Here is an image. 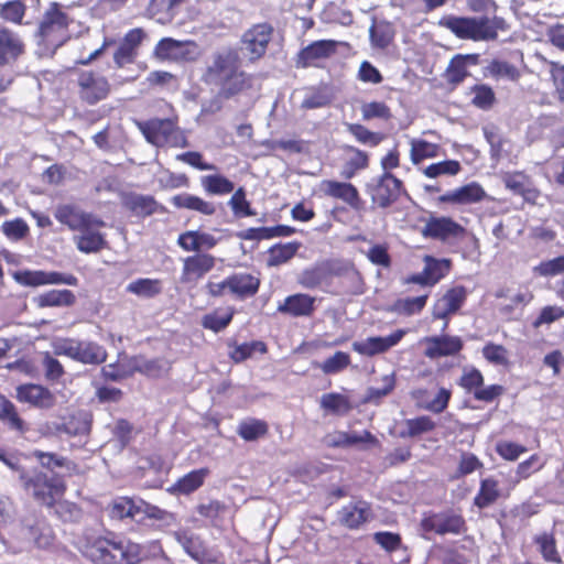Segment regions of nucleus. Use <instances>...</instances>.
<instances>
[{
	"label": "nucleus",
	"instance_id": "obj_1",
	"mask_svg": "<svg viewBox=\"0 0 564 564\" xmlns=\"http://www.w3.org/2000/svg\"><path fill=\"white\" fill-rule=\"evenodd\" d=\"M33 456L44 469L54 471L55 468H63L65 469V474H53L50 476L46 471L39 468L31 470L22 468L19 475V481L25 494L40 506L47 509L58 506L57 512L61 516L64 513H68L70 517L78 514L80 509L76 503L62 501L67 491L65 477L79 475L80 469L78 464L66 456L53 452L35 449Z\"/></svg>",
	"mask_w": 564,
	"mask_h": 564
},
{
	"label": "nucleus",
	"instance_id": "obj_2",
	"mask_svg": "<svg viewBox=\"0 0 564 564\" xmlns=\"http://www.w3.org/2000/svg\"><path fill=\"white\" fill-rule=\"evenodd\" d=\"M202 79L206 85L216 86L221 99L234 98L252 87V76L241 69L240 56L232 47L213 55Z\"/></svg>",
	"mask_w": 564,
	"mask_h": 564
},
{
	"label": "nucleus",
	"instance_id": "obj_3",
	"mask_svg": "<svg viewBox=\"0 0 564 564\" xmlns=\"http://www.w3.org/2000/svg\"><path fill=\"white\" fill-rule=\"evenodd\" d=\"M78 551L93 564H138L142 556L138 543L117 540L113 533L85 536Z\"/></svg>",
	"mask_w": 564,
	"mask_h": 564
},
{
	"label": "nucleus",
	"instance_id": "obj_4",
	"mask_svg": "<svg viewBox=\"0 0 564 564\" xmlns=\"http://www.w3.org/2000/svg\"><path fill=\"white\" fill-rule=\"evenodd\" d=\"M441 28L451 31L457 39L474 42L495 41L498 31H506L508 25L500 17H457L443 15L437 23Z\"/></svg>",
	"mask_w": 564,
	"mask_h": 564
},
{
	"label": "nucleus",
	"instance_id": "obj_5",
	"mask_svg": "<svg viewBox=\"0 0 564 564\" xmlns=\"http://www.w3.org/2000/svg\"><path fill=\"white\" fill-rule=\"evenodd\" d=\"M73 22L74 20L65 10V6L57 1L50 2L35 31L39 44L53 51L61 47L70 37L69 26Z\"/></svg>",
	"mask_w": 564,
	"mask_h": 564
},
{
	"label": "nucleus",
	"instance_id": "obj_6",
	"mask_svg": "<svg viewBox=\"0 0 564 564\" xmlns=\"http://www.w3.org/2000/svg\"><path fill=\"white\" fill-rule=\"evenodd\" d=\"M137 127L150 144L163 148H186L188 141L178 127V116L173 115L165 119L151 118L144 121H137Z\"/></svg>",
	"mask_w": 564,
	"mask_h": 564
},
{
	"label": "nucleus",
	"instance_id": "obj_7",
	"mask_svg": "<svg viewBox=\"0 0 564 564\" xmlns=\"http://www.w3.org/2000/svg\"><path fill=\"white\" fill-rule=\"evenodd\" d=\"M77 96L82 104L95 106L106 100L111 94L109 79L96 69L76 72Z\"/></svg>",
	"mask_w": 564,
	"mask_h": 564
},
{
	"label": "nucleus",
	"instance_id": "obj_8",
	"mask_svg": "<svg viewBox=\"0 0 564 564\" xmlns=\"http://www.w3.org/2000/svg\"><path fill=\"white\" fill-rule=\"evenodd\" d=\"M420 528L425 533L438 535H460L467 531V523L462 512L446 509L440 512L429 511L423 513Z\"/></svg>",
	"mask_w": 564,
	"mask_h": 564
},
{
	"label": "nucleus",
	"instance_id": "obj_9",
	"mask_svg": "<svg viewBox=\"0 0 564 564\" xmlns=\"http://www.w3.org/2000/svg\"><path fill=\"white\" fill-rule=\"evenodd\" d=\"M485 377L476 367H467L463 369L457 384L468 394H473L474 399L485 403H491L498 400L506 392V388L501 384H489L484 387Z\"/></svg>",
	"mask_w": 564,
	"mask_h": 564
},
{
	"label": "nucleus",
	"instance_id": "obj_10",
	"mask_svg": "<svg viewBox=\"0 0 564 564\" xmlns=\"http://www.w3.org/2000/svg\"><path fill=\"white\" fill-rule=\"evenodd\" d=\"M175 539L186 554L198 564H225L224 554L215 547H209L199 535L188 530H181L175 532Z\"/></svg>",
	"mask_w": 564,
	"mask_h": 564
},
{
	"label": "nucleus",
	"instance_id": "obj_11",
	"mask_svg": "<svg viewBox=\"0 0 564 564\" xmlns=\"http://www.w3.org/2000/svg\"><path fill=\"white\" fill-rule=\"evenodd\" d=\"M402 191V181L388 172L379 176L367 189L372 204L380 208H387L395 203L400 198Z\"/></svg>",
	"mask_w": 564,
	"mask_h": 564
},
{
	"label": "nucleus",
	"instance_id": "obj_12",
	"mask_svg": "<svg viewBox=\"0 0 564 564\" xmlns=\"http://www.w3.org/2000/svg\"><path fill=\"white\" fill-rule=\"evenodd\" d=\"M55 219L65 225L72 231H84L85 229H100L105 227V221L74 205L65 204L57 206L54 213Z\"/></svg>",
	"mask_w": 564,
	"mask_h": 564
},
{
	"label": "nucleus",
	"instance_id": "obj_13",
	"mask_svg": "<svg viewBox=\"0 0 564 564\" xmlns=\"http://www.w3.org/2000/svg\"><path fill=\"white\" fill-rule=\"evenodd\" d=\"M274 29L268 22L251 25L241 36V43L249 54L250 62L262 58L272 40Z\"/></svg>",
	"mask_w": 564,
	"mask_h": 564
},
{
	"label": "nucleus",
	"instance_id": "obj_14",
	"mask_svg": "<svg viewBox=\"0 0 564 564\" xmlns=\"http://www.w3.org/2000/svg\"><path fill=\"white\" fill-rule=\"evenodd\" d=\"M425 238L451 242L462 240L467 235V229L452 217H431L422 229Z\"/></svg>",
	"mask_w": 564,
	"mask_h": 564
},
{
	"label": "nucleus",
	"instance_id": "obj_15",
	"mask_svg": "<svg viewBox=\"0 0 564 564\" xmlns=\"http://www.w3.org/2000/svg\"><path fill=\"white\" fill-rule=\"evenodd\" d=\"M145 36L147 34L141 28L131 29L124 34L112 55L116 69H122L137 61L139 48Z\"/></svg>",
	"mask_w": 564,
	"mask_h": 564
},
{
	"label": "nucleus",
	"instance_id": "obj_16",
	"mask_svg": "<svg viewBox=\"0 0 564 564\" xmlns=\"http://www.w3.org/2000/svg\"><path fill=\"white\" fill-rule=\"evenodd\" d=\"M319 191L323 196L341 200L354 210L362 209L364 200L360 193L350 182L323 180L319 183Z\"/></svg>",
	"mask_w": 564,
	"mask_h": 564
},
{
	"label": "nucleus",
	"instance_id": "obj_17",
	"mask_svg": "<svg viewBox=\"0 0 564 564\" xmlns=\"http://www.w3.org/2000/svg\"><path fill=\"white\" fill-rule=\"evenodd\" d=\"M14 279L25 286H41L47 284H66L70 286L78 285V278L72 273L57 271H20L14 273Z\"/></svg>",
	"mask_w": 564,
	"mask_h": 564
},
{
	"label": "nucleus",
	"instance_id": "obj_18",
	"mask_svg": "<svg viewBox=\"0 0 564 564\" xmlns=\"http://www.w3.org/2000/svg\"><path fill=\"white\" fill-rule=\"evenodd\" d=\"M338 42L335 40H318L303 47L296 58V66L302 68L318 67L321 62L336 54Z\"/></svg>",
	"mask_w": 564,
	"mask_h": 564
},
{
	"label": "nucleus",
	"instance_id": "obj_19",
	"mask_svg": "<svg viewBox=\"0 0 564 564\" xmlns=\"http://www.w3.org/2000/svg\"><path fill=\"white\" fill-rule=\"evenodd\" d=\"M216 264L215 257L210 253H194L183 259V267L180 281L183 284L195 285L208 272H210Z\"/></svg>",
	"mask_w": 564,
	"mask_h": 564
},
{
	"label": "nucleus",
	"instance_id": "obj_20",
	"mask_svg": "<svg viewBox=\"0 0 564 564\" xmlns=\"http://www.w3.org/2000/svg\"><path fill=\"white\" fill-rule=\"evenodd\" d=\"M15 398L32 408L47 410L54 406L56 398L46 387L36 383H23L17 388Z\"/></svg>",
	"mask_w": 564,
	"mask_h": 564
},
{
	"label": "nucleus",
	"instance_id": "obj_21",
	"mask_svg": "<svg viewBox=\"0 0 564 564\" xmlns=\"http://www.w3.org/2000/svg\"><path fill=\"white\" fill-rule=\"evenodd\" d=\"M505 187L525 202L535 204L541 193L530 175L523 171L507 172L502 175Z\"/></svg>",
	"mask_w": 564,
	"mask_h": 564
},
{
	"label": "nucleus",
	"instance_id": "obj_22",
	"mask_svg": "<svg viewBox=\"0 0 564 564\" xmlns=\"http://www.w3.org/2000/svg\"><path fill=\"white\" fill-rule=\"evenodd\" d=\"M372 518V508L370 502L358 500L350 502L337 512V519L340 525L348 530H358Z\"/></svg>",
	"mask_w": 564,
	"mask_h": 564
},
{
	"label": "nucleus",
	"instance_id": "obj_23",
	"mask_svg": "<svg viewBox=\"0 0 564 564\" xmlns=\"http://www.w3.org/2000/svg\"><path fill=\"white\" fill-rule=\"evenodd\" d=\"M121 203L128 212L140 218H147L154 214H163L166 212V208L152 195L130 192L122 195Z\"/></svg>",
	"mask_w": 564,
	"mask_h": 564
},
{
	"label": "nucleus",
	"instance_id": "obj_24",
	"mask_svg": "<svg viewBox=\"0 0 564 564\" xmlns=\"http://www.w3.org/2000/svg\"><path fill=\"white\" fill-rule=\"evenodd\" d=\"M424 356L430 359L455 356L464 348V341L459 336H430L424 338Z\"/></svg>",
	"mask_w": 564,
	"mask_h": 564
},
{
	"label": "nucleus",
	"instance_id": "obj_25",
	"mask_svg": "<svg viewBox=\"0 0 564 564\" xmlns=\"http://www.w3.org/2000/svg\"><path fill=\"white\" fill-rule=\"evenodd\" d=\"M406 334L404 329H397L387 337H368L362 341L352 343V350L366 357H373L387 352L390 348L398 345Z\"/></svg>",
	"mask_w": 564,
	"mask_h": 564
},
{
	"label": "nucleus",
	"instance_id": "obj_26",
	"mask_svg": "<svg viewBox=\"0 0 564 564\" xmlns=\"http://www.w3.org/2000/svg\"><path fill=\"white\" fill-rule=\"evenodd\" d=\"M278 312L290 317H311L316 311V297L306 293H295L278 305Z\"/></svg>",
	"mask_w": 564,
	"mask_h": 564
},
{
	"label": "nucleus",
	"instance_id": "obj_27",
	"mask_svg": "<svg viewBox=\"0 0 564 564\" xmlns=\"http://www.w3.org/2000/svg\"><path fill=\"white\" fill-rule=\"evenodd\" d=\"M466 299L467 291L465 286L451 288L436 301L433 307V317L435 319H448L452 314H455L463 306Z\"/></svg>",
	"mask_w": 564,
	"mask_h": 564
},
{
	"label": "nucleus",
	"instance_id": "obj_28",
	"mask_svg": "<svg viewBox=\"0 0 564 564\" xmlns=\"http://www.w3.org/2000/svg\"><path fill=\"white\" fill-rule=\"evenodd\" d=\"M196 48L197 44L192 40L178 41L172 37H164L159 41L154 52L161 59H176L178 57L194 59V51Z\"/></svg>",
	"mask_w": 564,
	"mask_h": 564
},
{
	"label": "nucleus",
	"instance_id": "obj_29",
	"mask_svg": "<svg viewBox=\"0 0 564 564\" xmlns=\"http://www.w3.org/2000/svg\"><path fill=\"white\" fill-rule=\"evenodd\" d=\"M410 397L419 409L434 414H440L448 408L452 399V391L442 387L438 389L434 399L429 401V390L425 388H415L411 390Z\"/></svg>",
	"mask_w": 564,
	"mask_h": 564
},
{
	"label": "nucleus",
	"instance_id": "obj_30",
	"mask_svg": "<svg viewBox=\"0 0 564 564\" xmlns=\"http://www.w3.org/2000/svg\"><path fill=\"white\" fill-rule=\"evenodd\" d=\"M227 284L229 285V294L239 300H246L259 292L261 280L258 275L239 272L228 275Z\"/></svg>",
	"mask_w": 564,
	"mask_h": 564
},
{
	"label": "nucleus",
	"instance_id": "obj_31",
	"mask_svg": "<svg viewBox=\"0 0 564 564\" xmlns=\"http://www.w3.org/2000/svg\"><path fill=\"white\" fill-rule=\"evenodd\" d=\"M478 63V54H457L453 56L444 73L447 84L454 87L462 84L470 75L468 67Z\"/></svg>",
	"mask_w": 564,
	"mask_h": 564
},
{
	"label": "nucleus",
	"instance_id": "obj_32",
	"mask_svg": "<svg viewBox=\"0 0 564 564\" xmlns=\"http://www.w3.org/2000/svg\"><path fill=\"white\" fill-rule=\"evenodd\" d=\"M486 197V192L481 185L471 182L454 191L441 195L437 200L442 204L467 205L481 202Z\"/></svg>",
	"mask_w": 564,
	"mask_h": 564
},
{
	"label": "nucleus",
	"instance_id": "obj_33",
	"mask_svg": "<svg viewBox=\"0 0 564 564\" xmlns=\"http://www.w3.org/2000/svg\"><path fill=\"white\" fill-rule=\"evenodd\" d=\"M25 51L21 37L8 28H0V66L15 61Z\"/></svg>",
	"mask_w": 564,
	"mask_h": 564
},
{
	"label": "nucleus",
	"instance_id": "obj_34",
	"mask_svg": "<svg viewBox=\"0 0 564 564\" xmlns=\"http://www.w3.org/2000/svg\"><path fill=\"white\" fill-rule=\"evenodd\" d=\"M343 270L341 267L327 261L321 265L304 270L300 278V284L313 290L318 288L326 279L340 275Z\"/></svg>",
	"mask_w": 564,
	"mask_h": 564
},
{
	"label": "nucleus",
	"instance_id": "obj_35",
	"mask_svg": "<svg viewBox=\"0 0 564 564\" xmlns=\"http://www.w3.org/2000/svg\"><path fill=\"white\" fill-rule=\"evenodd\" d=\"M171 203L177 209L196 212L203 216H214L217 213V206L214 202L206 200L191 193L174 195L171 198Z\"/></svg>",
	"mask_w": 564,
	"mask_h": 564
},
{
	"label": "nucleus",
	"instance_id": "obj_36",
	"mask_svg": "<svg viewBox=\"0 0 564 564\" xmlns=\"http://www.w3.org/2000/svg\"><path fill=\"white\" fill-rule=\"evenodd\" d=\"M319 406L326 414L334 416H345L355 408L350 398L339 392L324 393L321 397Z\"/></svg>",
	"mask_w": 564,
	"mask_h": 564
},
{
	"label": "nucleus",
	"instance_id": "obj_37",
	"mask_svg": "<svg viewBox=\"0 0 564 564\" xmlns=\"http://www.w3.org/2000/svg\"><path fill=\"white\" fill-rule=\"evenodd\" d=\"M216 239L208 232L198 230H187L182 232L177 238V245L187 252L200 253L203 248L212 249L216 246Z\"/></svg>",
	"mask_w": 564,
	"mask_h": 564
},
{
	"label": "nucleus",
	"instance_id": "obj_38",
	"mask_svg": "<svg viewBox=\"0 0 564 564\" xmlns=\"http://www.w3.org/2000/svg\"><path fill=\"white\" fill-rule=\"evenodd\" d=\"M343 150L347 153H351L352 156L346 161L343 166L340 175L345 180H351L356 176L359 171L366 170L369 166V154L354 145H344Z\"/></svg>",
	"mask_w": 564,
	"mask_h": 564
},
{
	"label": "nucleus",
	"instance_id": "obj_39",
	"mask_svg": "<svg viewBox=\"0 0 564 564\" xmlns=\"http://www.w3.org/2000/svg\"><path fill=\"white\" fill-rule=\"evenodd\" d=\"M500 496L499 481L494 477H487L480 480L479 490L473 502L478 509H486L496 503Z\"/></svg>",
	"mask_w": 564,
	"mask_h": 564
},
{
	"label": "nucleus",
	"instance_id": "obj_40",
	"mask_svg": "<svg viewBox=\"0 0 564 564\" xmlns=\"http://www.w3.org/2000/svg\"><path fill=\"white\" fill-rule=\"evenodd\" d=\"M443 152L438 143H432L425 139L414 138L410 141V160L414 165L424 160L434 159Z\"/></svg>",
	"mask_w": 564,
	"mask_h": 564
},
{
	"label": "nucleus",
	"instance_id": "obj_41",
	"mask_svg": "<svg viewBox=\"0 0 564 564\" xmlns=\"http://www.w3.org/2000/svg\"><path fill=\"white\" fill-rule=\"evenodd\" d=\"M106 348L96 341L79 340L76 361L85 365H101L107 360Z\"/></svg>",
	"mask_w": 564,
	"mask_h": 564
},
{
	"label": "nucleus",
	"instance_id": "obj_42",
	"mask_svg": "<svg viewBox=\"0 0 564 564\" xmlns=\"http://www.w3.org/2000/svg\"><path fill=\"white\" fill-rule=\"evenodd\" d=\"M74 238L76 248L83 253H97L105 249L107 241L99 229H85Z\"/></svg>",
	"mask_w": 564,
	"mask_h": 564
},
{
	"label": "nucleus",
	"instance_id": "obj_43",
	"mask_svg": "<svg viewBox=\"0 0 564 564\" xmlns=\"http://www.w3.org/2000/svg\"><path fill=\"white\" fill-rule=\"evenodd\" d=\"M231 348L228 356L235 364H241L250 358L254 352L264 355L268 352V346L262 340H252L250 343L237 344L236 341L228 343Z\"/></svg>",
	"mask_w": 564,
	"mask_h": 564
},
{
	"label": "nucleus",
	"instance_id": "obj_44",
	"mask_svg": "<svg viewBox=\"0 0 564 564\" xmlns=\"http://www.w3.org/2000/svg\"><path fill=\"white\" fill-rule=\"evenodd\" d=\"M533 542L538 546V550L545 562L553 564L563 563L562 556L557 550L554 533L542 532L534 536Z\"/></svg>",
	"mask_w": 564,
	"mask_h": 564
},
{
	"label": "nucleus",
	"instance_id": "obj_45",
	"mask_svg": "<svg viewBox=\"0 0 564 564\" xmlns=\"http://www.w3.org/2000/svg\"><path fill=\"white\" fill-rule=\"evenodd\" d=\"M237 434L246 442H254L269 434V424L261 419L248 417L239 423Z\"/></svg>",
	"mask_w": 564,
	"mask_h": 564
},
{
	"label": "nucleus",
	"instance_id": "obj_46",
	"mask_svg": "<svg viewBox=\"0 0 564 564\" xmlns=\"http://www.w3.org/2000/svg\"><path fill=\"white\" fill-rule=\"evenodd\" d=\"M301 248V242L290 241L285 243H275L268 249L267 264L269 267H279L290 261Z\"/></svg>",
	"mask_w": 564,
	"mask_h": 564
},
{
	"label": "nucleus",
	"instance_id": "obj_47",
	"mask_svg": "<svg viewBox=\"0 0 564 564\" xmlns=\"http://www.w3.org/2000/svg\"><path fill=\"white\" fill-rule=\"evenodd\" d=\"M334 99L333 89L327 84L312 87L302 100L303 109L323 108L332 104Z\"/></svg>",
	"mask_w": 564,
	"mask_h": 564
},
{
	"label": "nucleus",
	"instance_id": "obj_48",
	"mask_svg": "<svg viewBox=\"0 0 564 564\" xmlns=\"http://www.w3.org/2000/svg\"><path fill=\"white\" fill-rule=\"evenodd\" d=\"M76 303V295L73 291L63 290H50L42 293L37 297V304L40 307H68Z\"/></svg>",
	"mask_w": 564,
	"mask_h": 564
},
{
	"label": "nucleus",
	"instance_id": "obj_49",
	"mask_svg": "<svg viewBox=\"0 0 564 564\" xmlns=\"http://www.w3.org/2000/svg\"><path fill=\"white\" fill-rule=\"evenodd\" d=\"M404 429L400 432L402 438H414L435 430L436 423L429 415H420L404 421Z\"/></svg>",
	"mask_w": 564,
	"mask_h": 564
},
{
	"label": "nucleus",
	"instance_id": "obj_50",
	"mask_svg": "<svg viewBox=\"0 0 564 564\" xmlns=\"http://www.w3.org/2000/svg\"><path fill=\"white\" fill-rule=\"evenodd\" d=\"M200 185L206 194L224 196L235 191V184L221 174H209L200 177Z\"/></svg>",
	"mask_w": 564,
	"mask_h": 564
},
{
	"label": "nucleus",
	"instance_id": "obj_51",
	"mask_svg": "<svg viewBox=\"0 0 564 564\" xmlns=\"http://www.w3.org/2000/svg\"><path fill=\"white\" fill-rule=\"evenodd\" d=\"M183 2L184 0H150L147 11L160 22L171 21Z\"/></svg>",
	"mask_w": 564,
	"mask_h": 564
},
{
	"label": "nucleus",
	"instance_id": "obj_52",
	"mask_svg": "<svg viewBox=\"0 0 564 564\" xmlns=\"http://www.w3.org/2000/svg\"><path fill=\"white\" fill-rule=\"evenodd\" d=\"M346 129L358 143L370 148L378 147L386 139L384 133L372 131L361 123H347Z\"/></svg>",
	"mask_w": 564,
	"mask_h": 564
},
{
	"label": "nucleus",
	"instance_id": "obj_53",
	"mask_svg": "<svg viewBox=\"0 0 564 564\" xmlns=\"http://www.w3.org/2000/svg\"><path fill=\"white\" fill-rule=\"evenodd\" d=\"M424 262V271L430 281V286L435 285L445 278L452 268V261L449 259H436L432 256H425Z\"/></svg>",
	"mask_w": 564,
	"mask_h": 564
},
{
	"label": "nucleus",
	"instance_id": "obj_54",
	"mask_svg": "<svg viewBox=\"0 0 564 564\" xmlns=\"http://www.w3.org/2000/svg\"><path fill=\"white\" fill-rule=\"evenodd\" d=\"M225 311L226 312L223 315H219V310H215L212 313L204 315L202 317V326L214 333H219L226 329L231 323L236 311L234 306H228Z\"/></svg>",
	"mask_w": 564,
	"mask_h": 564
},
{
	"label": "nucleus",
	"instance_id": "obj_55",
	"mask_svg": "<svg viewBox=\"0 0 564 564\" xmlns=\"http://www.w3.org/2000/svg\"><path fill=\"white\" fill-rule=\"evenodd\" d=\"M26 12V4L22 0H8L0 2V19L15 25H22Z\"/></svg>",
	"mask_w": 564,
	"mask_h": 564
},
{
	"label": "nucleus",
	"instance_id": "obj_56",
	"mask_svg": "<svg viewBox=\"0 0 564 564\" xmlns=\"http://www.w3.org/2000/svg\"><path fill=\"white\" fill-rule=\"evenodd\" d=\"M371 44L377 48L388 47L394 39L391 23L386 21L373 22L369 30Z\"/></svg>",
	"mask_w": 564,
	"mask_h": 564
},
{
	"label": "nucleus",
	"instance_id": "obj_57",
	"mask_svg": "<svg viewBox=\"0 0 564 564\" xmlns=\"http://www.w3.org/2000/svg\"><path fill=\"white\" fill-rule=\"evenodd\" d=\"M360 111L365 121L377 119L388 122L393 118L391 108L384 101L372 100L364 102L360 107Z\"/></svg>",
	"mask_w": 564,
	"mask_h": 564
},
{
	"label": "nucleus",
	"instance_id": "obj_58",
	"mask_svg": "<svg viewBox=\"0 0 564 564\" xmlns=\"http://www.w3.org/2000/svg\"><path fill=\"white\" fill-rule=\"evenodd\" d=\"M209 474L208 468H199L192 470L180 478L175 487L183 495H189L196 491L199 487L203 486L205 478Z\"/></svg>",
	"mask_w": 564,
	"mask_h": 564
},
{
	"label": "nucleus",
	"instance_id": "obj_59",
	"mask_svg": "<svg viewBox=\"0 0 564 564\" xmlns=\"http://www.w3.org/2000/svg\"><path fill=\"white\" fill-rule=\"evenodd\" d=\"M0 420L11 430L20 433L26 431L25 422L21 419L17 406L8 399H3L0 403Z\"/></svg>",
	"mask_w": 564,
	"mask_h": 564
},
{
	"label": "nucleus",
	"instance_id": "obj_60",
	"mask_svg": "<svg viewBox=\"0 0 564 564\" xmlns=\"http://www.w3.org/2000/svg\"><path fill=\"white\" fill-rule=\"evenodd\" d=\"M471 105L481 110H489L497 101L494 89L487 84H476L470 88Z\"/></svg>",
	"mask_w": 564,
	"mask_h": 564
},
{
	"label": "nucleus",
	"instance_id": "obj_61",
	"mask_svg": "<svg viewBox=\"0 0 564 564\" xmlns=\"http://www.w3.org/2000/svg\"><path fill=\"white\" fill-rule=\"evenodd\" d=\"M196 511L200 517L208 519L214 527H219L228 507L219 500H210L198 505Z\"/></svg>",
	"mask_w": 564,
	"mask_h": 564
},
{
	"label": "nucleus",
	"instance_id": "obj_62",
	"mask_svg": "<svg viewBox=\"0 0 564 564\" xmlns=\"http://www.w3.org/2000/svg\"><path fill=\"white\" fill-rule=\"evenodd\" d=\"M127 291L138 296L153 297L162 292V282L159 279L141 278L129 283Z\"/></svg>",
	"mask_w": 564,
	"mask_h": 564
},
{
	"label": "nucleus",
	"instance_id": "obj_63",
	"mask_svg": "<svg viewBox=\"0 0 564 564\" xmlns=\"http://www.w3.org/2000/svg\"><path fill=\"white\" fill-rule=\"evenodd\" d=\"M427 299L429 294L416 297L398 299L392 305V311L406 316L419 314L425 307Z\"/></svg>",
	"mask_w": 564,
	"mask_h": 564
},
{
	"label": "nucleus",
	"instance_id": "obj_64",
	"mask_svg": "<svg viewBox=\"0 0 564 564\" xmlns=\"http://www.w3.org/2000/svg\"><path fill=\"white\" fill-rule=\"evenodd\" d=\"M489 75L496 79L506 78L511 82H517L521 77L519 68L501 59H492L487 67Z\"/></svg>",
	"mask_w": 564,
	"mask_h": 564
}]
</instances>
